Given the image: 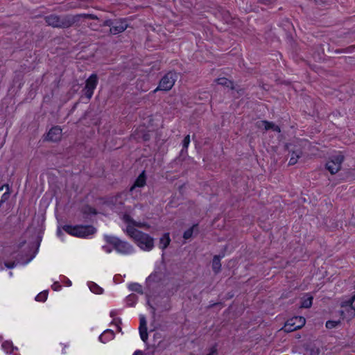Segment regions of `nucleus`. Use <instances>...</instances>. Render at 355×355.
Returning a JSON list of instances; mask_svg holds the SVG:
<instances>
[{"label":"nucleus","instance_id":"nucleus-1","mask_svg":"<svg viewBox=\"0 0 355 355\" xmlns=\"http://www.w3.org/2000/svg\"><path fill=\"white\" fill-rule=\"evenodd\" d=\"M81 18L94 19L92 15L78 14L75 15H57L52 14L44 17L46 23L53 28H67L78 23Z\"/></svg>","mask_w":355,"mask_h":355},{"label":"nucleus","instance_id":"nucleus-2","mask_svg":"<svg viewBox=\"0 0 355 355\" xmlns=\"http://www.w3.org/2000/svg\"><path fill=\"white\" fill-rule=\"evenodd\" d=\"M125 232L142 250L150 251L154 248V239L149 234L133 228L131 225H127Z\"/></svg>","mask_w":355,"mask_h":355},{"label":"nucleus","instance_id":"nucleus-3","mask_svg":"<svg viewBox=\"0 0 355 355\" xmlns=\"http://www.w3.org/2000/svg\"><path fill=\"white\" fill-rule=\"evenodd\" d=\"M105 241L112 245L114 249L120 254H130L133 253L134 247L125 241H123L119 238L112 235H104Z\"/></svg>","mask_w":355,"mask_h":355},{"label":"nucleus","instance_id":"nucleus-4","mask_svg":"<svg viewBox=\"0 0 355 355\" xmlns=\"http://www.w3.org/2000/svg\"><path fill=\"white\" fill-rule=\"evenodd\" d=\"M64 232L70 235L80 237L86 238L90 235L96 233V230L92 225H65L62 227Z\"/></svg>","mask_w":355,"mask_h":355},{"label":"nucleus","instance_id":"nucleus-5","mask_svg":"<svg viewBox=\"0 0 355 355\" xmlns=\"http://www.w3.org/2000/svg\"><path fill=\"white\" fill-rule=\"evenodd\" d=\"M178 76L175 72L169 71L166 73L160 80L158 87L153 91L154 93L161 90L168 92L173 87Z\"/></svg>","mask_w":355,"mask_h":355},{"label":"nucleus","instance_id":"nucleus-6","mask_svg":"<svg viewBox=\"0 0 355 355\" xmlns=\"http://www.w3.org/2000/svg\"><path fill=\"white\" fill-rule=\"evenodd\" d=\"M344 161V156L343 155H337L333 156L326 163L325 168L331 174L334 175L337 173L341 168V164Z\"/></svg>","mask_w":355,"mask_h":355},{"label":"nucleus","instance_id":"nucleus-7","mask_svg":"<svg viewBox=\"0 0 355 355\" xmlns=\"http://www.w3.org/2000/svg\"><path fill=\"white\" fill-rule=\"evenodd\" d=\"M98 83V78L96 73H92L85 81V86L84 87L85 95L88 100H90L94 94V89H96Z\"/></svg>","mask_w":355,"mask_h":355},{"label":"nucleus","instance_id":"nucleus-8","mask_svg":"<svg viewBox=\"0 0 355 355\" xmlns=\"http://www.w3.org/2000/svg\"><path fill=\"white\" fill-rule=\"evenodd\" d=\"M305 324V319L303 317H294L290 320H288L284 324V330L286 332H292L295 331Z\"/></svg>","mask_w":355,"mask_h":355},{"label":"nucleus","instance_id":"nucleus-9","mask_svg":"<svg viewBox=\"0 0 355 355\" xmlns=\"http://www.w3.org/2000/svg\"><path fill=\"white\" fill-rule=\"evenodd\" d=\"M105 25L110 27V32L113 35L121 33L128 28V24L125 19L114 21L108 20L105 21Z\"/></svg>","mask_w":355,"mask_h":355},{"label":"nucleus","instance_id":"nucleus-10","mask_svg":"<svg viewBox=\"0 0 355 355\" xmlns=\"http://www.w3.org/2000/svg\"><path fill=\"white\" fill-rule=\"evenodd\" d=\"M122 220L123 222L127 223V225H131L133 228H135V227H142L145 229H149L150 225L146 223H141V222H137L135 221L129 214H124L122 217Z\"/></svg>","mask_w":355,"mask_h":355},{"label":"nucleus","instance_id":"nucleus-11","mask_svg":"<svg viewBox=\"0 0 355 355\" xmlns=\"http://www.w3.org/2000/svg\"><path fill=\"white\" fill-rule=\"evenodd\" d=\"M140 324L139 327L141 339L146 343L148 340L147 322L144 315H140Z\"/></svg>","mask_w":355,"mask_h":355},{"label":"nucleus","instance_id":"nucleus-12","mask_svg":"<svg viewBox=\"0 0 355 355\" xmlns=\"http://www.w3.org/2000/svg\"><path fill=\"white\" fill-rule=\"evenodd\" d=\"M62 137V129L58 126L53 127L47 134V139L51 141H60Z\"/></svg>","mask_w":355,"mask_h":355},{"label":"nucleus","instance_id":"nucleus-13","mask_svg":"<svg viewBox=\"0 0 355 355\" xmlns=\"http://www.w3.org/2000/svg\"><path fill=\"white\" fill-rule=\"evenodd\" d=\"M287 148L288 149L289 153H291V158L288 162L289 165H294L297 162V159L301 157L302 153L300 149H291L290 146H291V144H287L286 146Z\"/></svg>","mask_w":355,"mask_h":355},{"label":"nucleus","instance_id":"nucleus-14","mask_svg":"<svg viewBox=\"0 0 355 355\" xmlns=\"http://www.w3.org/2000/svg\"><path fill=\"white\" fill-rule=\"evenodd\" d=\"M146 183V178L145 171H143L141 173L137 178L133 185L130 189V192H132L136 187H144Z\"/></svg>","mask_w":355,"mask_h":355},{"label":"nucleus","instance_id":"nucleus-15","mask_svg":"<svg viewBox=\"0 0 355 355\" xmlns=\"http://www.w3.org/2000/svg\"><path fill=\"white\" fill-rule=\"evenodd\" d=\"M170 243L171 239L169 233H164L159 239V248L162 250H164L169 245Z\"/></svg>","mask_w":355,"mask_h":355},{"label":"nucleus","instance_id":"nucleus-16","mask_svg":"<svg viewBox=\"0 0 355 355\" xmlns=\"http://www.w3.org/2000/svg\"><path fill=\"white\" fill-rule=\"evenodd\" d=\"M114 333L112 330L107 329L99 336V340L103 343L112 340L114 338Z\"/></svg>","mask_w":355,"mask_h":355},{"label":"nucleus","instance_id":"nucleus-17","mask_svg":"<svg viewBox=\"0 0 355 355\" xmlns=\"http://www.w3.org/2000/svg\"><path fill=\"white\" fill-rule=\"evenodd\" d=\"M215 82L218 85L230 88L231 89H234V83L232 80H229V79H227V78H226L225 77L218 78L215 80Z\"/></svg>","mask_w":355,"mask_h":355},{"label":"nucleus","instance_id":"nucleus-18","mask_svg":"<svg viewBox=\"0 0 355 355\" xmlns=\"http://www.w3.org/2000/svg\"><path fill=\"white\" fill-rule=\"evenodd\" d=\"M4 188H6V191L2 194L0 200V207L1 205L8 200L10 198V188L8 184H4L2 187H0V193L3 191Z\"/></svg>","mask_w":355,"mask_h":355},{"label":"nucleus","instance_id":"nucleus-19","mask_svg":"<svg viewBox=\"0 0 355 355\" xmlns=\"http://www.w3.org/2000/svg\"><path fill=\"white\" fill-rule=\"evenodd\" d=\"M212 269L214 272L217 274L221 270L220 257L216 255L212 260Z\"/></svg>","mask_w":355,"mask_h":355},{"label":"nucleus","instance_id":"nucleus-20","mask_svg":"<svg viewBox=\"0 0 355 355\" xmlns=\"http://www.w3.org/2000/svg\"><path fill=\"white\" fill-rule=\"evenodd\" d=\"M261 123L264 125V129L266 130H272L275 132H280L281 129L278 125H276L274 123L268 121H261Z\"/></svg>","mask_w":355,"mask_h":355},{"label":"nucleus","instance_id":"nucleus-21","mask_svg":"<svg viewBox=\"0 0 355 355\" xmlns=\"http://www.w3.org/2000/svg\"><path fill=\"white\" fill-rule=\"evenodd\" d=\"M355 301V294H354L349 299L344 300L341 302L342 307H350L355 311V307L353 306V303Z\"/></svg>","mask_w":355,"mask_h":355},{"label":"nucleus","instance_id":"nucleus-22","mask_svg":"<svg viewBox=\"0 0 355 355\" xmlns=\"http://www.w3.org/2000/svg\"><path fill=\"white\" fill-rule=\"evenodd\" d=\"M128 288L140 294H143L142 286L138 283H132L129 284Z\"/></svg>","mask_w":355,"mask_h":355},{"label":"nucleus","instance_id":"nucleus-23","mask_svg":"<svg viewBox=\"0 0 355 355\" xmlns=\"http://www.w3.org/2000/svg\"><path fill=\"white\" fill-rule=\"evenodd\" d=\"M89 287L90 291L94 293L101 294L103 293V288L94 282L89 283Z\"/></svg>","mask_w":355,"mask_h":355},{"label":"nucleus","instance_id":"nucleus-24","mask_svg":"<svg viewBox=\"0 0 355 355\" xmlns=\"http://www.w3.org/2000/svg\"><path fill=\"white\" fill-rule=\"evenodd\" d=\"M137 300V297L135 294L129 295L126 297V303L129 306H133Z\"/></svg>","mask_w":355,"mask_h":355},{"label":"nucleus","instance_id":"nucleus-25","mask_svg":"<svg viewBox=\"0 0 355 355\" xmlns=\"http://www.w3.org/2000/svg\"><path fill=\"white\" fill-rule=\"evenodd\" d=\"M1 347L7 353H10L14 349V346L10 341H5L2 343Z\"/></svg>","mask_w":355,"mask_h":355},{"label":"nucleus","instance_id":"nucleus-26","mask_svg":"<svg viewBox=\"0 0 355 355\" xmlns=\"http://www.w3.org/2000/svg\"><path fill=\"white\" fill-rule=\"evenodd\" d=\"M313 297L309 296L306 299H304L301 303V307L302 308H310L312 306Z\"/></svg>","mask_w":355,"mask_h":355},{"label":"nucleus","instance_id":"nucleus-27","mask_svg":"<svg viewBox=\"0 0 355 355\" xmlns=\"http://www.w3.org/2000/svg\"><path fill=\"white\" fill-rule=\"evenodd\" d=\"M189 144H190V136L188 135L184 138V139L182 141L183 148L181 150L182 153H183L184 151H185V152L187 151V148H188Z\"/></svg>","mask_w":355,"mask_h":355},{"label":"nucleus","instance_id":"nucleus-28","mask_svg":"<svg viewBox=\"0 0 355 355\" xmlns=\"http://www.w3.org/2000/svg\"><path fill=\"white\" fill-rule=\"evenodd\" d=\"M159 279L160 277H159L158 274L157 272H154L148 276V277L146 279V282H158Z\"/></svg>","mask_w":355,"mask_h":355},{"label":"nucleus","instance_id":"nucleus-29","mask_svg":"<svg viewBox=\"0 0 355 355\" xmlns=\"http://www.w3.org/2000/svg\"><path fill=\"white\" fill-rule=\"evenodd\" d=\"M197 225H193L191 227H190L189 229L187 230L184 234H183V238L185 239V240H187V239H189L190 238H191L192 235H193V228L196 226Z\"/></svg>","mask_w":355,"mask_h":355},{"label":"nucleus","instance_id":"nucleus-30","mask_svg":"<svg viewBox=\"0 0 355 355\" xmlns=\"http://www.w3.org/2000/svg\"><path fill=\"white\" fill-rule=\"evenodd\" d=\"M47 296V291L41 292L35 297V300L38 302H44L46 300Z\"/></svg>","mask_w":355,"mask_h":355},{"label":"nucleus","instance_id":"nucleus-31","mask_svg":"<svg viewBox=\"0 0 355 355\" xmlns=\"http://www.w3.org/2000/svg\"><path fill=\"white\" fill-rule=\"evenodd\" d=\"M339 323H340L339 321L328 320L326 322L325 326L327 329H333V328L336 327L339 324Z\"/></svg>","mask_w":355,"mask_h":355},{"label":"nucleus","instance_id":"nucleus-32","mask_svg":"<svg viewBox=\"0 0 355 355\" xmlns=\"http://www.w3.org/2000/svg\"><path fill=\"white\" fill-rule=\"evenodd\" d=\"M5 266L8 268H13L14 267H15L16 263L15 262L5 263Z\"/></svg>","mask_w":355,"mask_h":355},{"label":"nucleus","instance_id":"nucleus-33","mask_svg":"<svg viewBox=\"0 0 355 355\" xmlns=\"http://www.w3.org/2000/svg\"><path fill=\"white\" fill-rule=\"evenodd\" d=\"M274 1L275 0H258L259 2H260L261 3L265 4V5H269Z\"/></svg>","mask_w":355,"mask_h":355},{"label":"nucleus","instance_id":"nucleus-34","mask_svg":"<svg viewBox=\"0 0 355 355\" xmlns=\"http://www.w3.org/2000/svg\"><path fill=\"white\" fill-rule=\"evenodd\" d=\"M60 288H61V286L58 282H55L52 285V288L54 291H58Z\"/></svg>","mask_w":355,"mask_h":355},{"label":"nucleus","instance_id":"nucleus-35","mask_svg":"<svg viewBox=\"0 0 355 355\" xmlns=\"http://www.w3.org/2000/svg\"><path fill=\"white\" fill-rule=\"evenodd\" d=\"M103 249L107 252V253H110L112 250V248H110V247L107 246V245H103Z\"/></svg>","mask_w":355,"mask_h":355},{"label":"nucleus","instance_id":"nucleus-36","mask_svg":"<svg viewBox=\"0 0 355 355\" xmlns=\"http://www.w3.org/2000/svg\"><path fill=\"white\" fill-rule=\"evenodd\" d=\"M216 353V347H212L209 352V354H207V355H214Z\"/></svg>","mask_w":355,"mask_h":355},{"label":"nucleus","instance_id":"nucleus-37","mask_svg":"<svg viewBox=\"0 0 355 355\" xmlns=\"http://www.w3.org/2000/svg\"><path fill=\"white\" fill-rule=\"evenodd\" d=\"M133 355H143V352L140 350H137L135 352Z\"/></svg>","mask_w":355,"mask_h":355},{"label":"nucleus","instance_id":"nucleus-38","mask_svg":"<svg viewBox=\"0 0 355 355\" xmlns=\"http://www.w3.org/2000/svg\"><path fill=\"white\" fill-rule=\"evenodd\" d=\"M25 243H26V241H22L21 242H20L18 245V248H21Z\"/></svg>","mask_w":355,"mask_h":355},{"label":"nucleus","instance_id":"nucleus-39","mask_svg":"<svg viewBox=\"0 0 355 355\" xmlns=\"http://www.w3.org/2000/svg\"><path fill=\"white\" fill-rule=\"evenodd\" d=\"M57 234H58L59 236H61V234H62V232H61V230H58V232H57Z\"/></svg>","mask_w":355,"mask_h":355},{"label":"nucleus","instance_id":"nucleus-40","mask_svg":"<svg viewBox=\"0 0 355 355\" xmlns=\"http://www.w3.org/2000/svg\"><path fill=\"white\" fill-rule=\"evenodd\" d=\"M151 309H152L153 313L155 314V309L153 306H151Z\"/></svg>","mask_w":355,"mask_h":355},{"label":"nucleus","instance_id":"nucleus-41","mask_svg":"<svg viewBox=\"0 0 355 355\" xmlns=\"http://www.w3.org/2000/svg\"><path fill=\"white\" fill-rule=\"evenodd\" d=\"M110 315H111L112 317H113V316L114 315V311H111V313H110Z\"/></svg>","mask_w":355,"mask_h":355},{"label":"nucleus","instance_id":"nucleus-42","mask_svg":"<svg viewBox=\"0 0 355 355\" xmlns=\"http://www.w3.org/2000/svg\"><path fill=\"white\" fill-rule=\"evenodd\" d=\"M318 354H319V349H317L316 352H315V354L314 355H318Z\"/></svg>","mask_w":355,"mask_h":355}]
</instances>
